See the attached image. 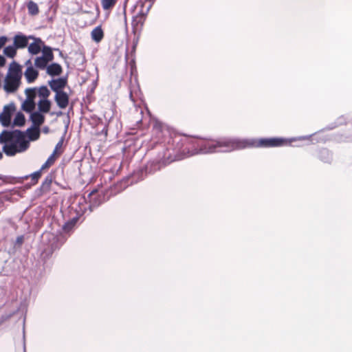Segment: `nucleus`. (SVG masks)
Listing matches in <instances>:
<instances>
[{"mask_svg": "<svg viewBox=\"0 0 352 352\" xmlns=\"http://www.w3.org/2000/svg\"><path fill=\"white\" fill-rule=\"evenodd\" d=\"M22 72L21 66L16 63H12L9 67L5 78L3 88L8 93H14L21 85Z\"/></svg>", "mask_w": 352, "mask_h": 352, "instance_id": "20e7f679", "label": "nucleus"}, {"mask_svg": "<svg viewBox=\"0 0 352 352\" xmlns=\"http://www.w3.org/2000/svg\"><path fill=\"white\" fill-rule=\"evenodd\" d=\"M26 65H31L30 60H28L25 63ZM25 77L29 83H32L35 81V80L38 76V72L35 69L32 65H30L26 69L25 73H24Z\"/></svg>", "mask_w": 352, "mask_h": 352, "instance_id": "9b49d317", "label": "nucleus"}, {"mask_svg": "<svg viewBox=\"0 0 352 352\" xmlns=\"http://www.w3.org/2000/svg\"><path fill=\"white\" fill-rule=\"evenodd\" d=\"M25 119L24 115L22 113L19 112L14 119V125L21 126L25 124Z\"/></svg>", "mask_w": 352, "mask_h": 352, "instance_id": "cd10ccee", "label": "nucleus"}, {"mask_svg": "<svg viewBox=\"0 0 352 352\" xmlns=\"http://www.w3.org/2000/svg\"><path fill=\"white\" fill-rule=\"evenodd\" d=\"M63 142H64V138H62L58 141V142L56 144V145L54 149V151L52 153V154H54V155H56L59 157L63 154V153L64 152V149L63 148Z\"/></svg>", "mask_w": 352, "mask_h": 352, "instance_id": "5701e85b", "label": "nucleus"}, {"mask_svg": "<svg viewBox=\"0 0 352 352\" xmlns=\"http://www.w3.org/2000/svg\"><path fill=\"white\" fill-rule=\"evenodd\" d=\"M246 148L245 139L222 138L217 140L206 139L204 153L231 152Z\"/></svg>", "mask_w": 352, "mask_h": 352, "instance_id": "f03ea898", "label": "nucleus"}, {"mask_svg": "<svg viewBox=\"0 0 352 352\" xmlns=\"http://www.w3.org/2000/svg\"><path fill=\"white\" fill-rule=\"evenodd\" d=\"M155 0H141V9L133 16L131 22L133 33L139 35L142 30L147 14L152 8Z\"/></svg>", "mask_w": 352, "mask_h": 352, "instance_id": "39448f33", "label": "nucleus"}, {"mask_svg": "<svg viewBox=\"0 0 352 352\" xmlns=\"http://www.w3.org/2000/svg\"><path fill=\"white\" fill-rule=\"evenodd\" d=\"M42 172L41 170H38L33 173H32L30 177L32 179V184H36L39 180V179L41 177Z\"/></svg>", "mask_w": 352, "mask_h": 352, "instance_id": "7c9ffc66", "label": "nucleus"}, {"mask_svg": "<svg viewBox=\"0 0 352 352\" xmlns=\"http://www.w3.org/2000/svg\"><path fill=\"white\" fill-rule=\"evenodd\" d=\"M58 157L56 155H54V154H52L48 159L47 160V163L51 165V166L55 163L56 159Z\"/></svg>", "mask_w": 352, "mask_h": 352, "instance_id": "f704fd0d", "label": "nucleus"}, {"mask_svg": "<svg viewBox=\"0 0 352 352\" xmlns=\"http://www.w3.org/2000/svg\"><path fill=\"white\" fill-rule=\"evenodd\" d=\"M97 190H94L93 191H91V192L89 195V197L90 198V201L91 202V204L93 206H98L100 205V202H96V201H94V197L97 195Z\"/></svg>", "mask_w": 352, "mask_h": 352, "instance_id": "72a5a7b5", "label": "nucleus"}, {"mask_svg": "<svg viewBox=\"0 0 352 352\" xmlns=\"http://www.w3.org/2000/svg\"><path fill=\"white\" fill-rule=\"evenodd\" d=\"M50 167H51V165H50L46 161L43 165L41 167V168L39 169L40 170H41V172H43L44 170L45 169H47L49 168Z\"/></svg>", "mask_w": 352, "mask_h": 352, "instance_id": "e433bc0d", "label": "nucleus"}, {"mask_svg": "<svg viewBox=\"0 0 352 352\" xmlns=\"http://www.w3.org/2000/svg\"><path fill=\"white\" fill-rule=\"evenodd\" d=\"M292 142L291 139L279 137L245 139L246 148L283 147L290 146Z\"/></svg>", "mask_w": 352, "mask_h": 352, "instance_id": "7ed1b4c3", "label": "nucleus"}, {"mask_svg": "<svg viewBox=\"0 0 352 352\" xmlns=\"http://www.w3.org/2000/svg\"><path fill=\"white\" fill-rule=\"evenodd\" d=\"M39 112L47 113L50 111L51 102L49 100H41L38 102Z\"/></svg>", "mask_w": 352, "mask_h": 352, "instance_id": "6ab92c4d", "label": "nucleus"}, {"mask_svg": "<svg viewBox=\"0 0 352 352\" xmlns=\"http://www.w3.org/2000/svg\"><path fill=\"white\" fill-rule=\"evenodd\" d=\"M8 38L6 36H0V50L6 45L8 42Z\"/></svg>", "mask_w": 352, "mask_h": 352, "instance_id": "c9c22d12", "label": "nucleus"}, {"mask_svg": "<svg viewBox=\"0 0 352 352\" xmlns=\"http://www.w3.org/2000/svg\"><path fill=\"white\" fill-rule=\"evenodd\" d=\"M30 120L34 126L39 128L45 122V116L41 112H34L30 116Z\"/></svg>", "mask_w": 352, "mask_h": 352, "instance_id": "2eb2a0df", "label": "nucleus"}, {"mask_svg": "<svg viewBox=\"0 0 352 352\" xmlns=\"http://www.w3.org/2000/svg\"><path fill=\"white\" fill-rule=\"evenodd\" d=\"M25 93L27 95V99L34 100V98L36 97L35 89H31V88L27 89L25 90Z\"/></svg>", "mask_w": 352, "mask_h": 352, "instance_id": "473e14b6", "label": "nucleus"}, {"mask_svg": "<svg viewBox=\"0 0 352 352\" xmlns=\"http://www.w3.org/2000/svg\"><path fill=\"white\" fill-rule=\"evenodd\" d=\"M3 53L9 58H14L16 54V47L14 45L7 46L4 48Z\"/></svg>", "mask_w": 352, "mask_h": 352, "instance_id": "a878e982", "label": "nucleus"}, {"mask_svg": "<svg viewBox=\"0 0 352 352\" xmlns=\"http://www.w3.org/2000/svg\"><path fill=\"white\" fill-rule=\"evenodd\" d=\"M166 126L162 123V122L156 120L153 121V131L156 135H160V133H163L165 131H166Z\"/></svg>", "mask_w": 352, "mask_h": 352, "instance_id": "a211bd4d", "label": "nucleus"}, {"mask_svg": "<svg viewBox=\"0 0 352 352\" xmlns=\"http://www.w3.org/2000/svg\"><path fill=\"white\" fill-rule=\"evenodd\" d=\"M0 143L5 144L3 151L8 156L25 151L30 145L24 133L19 130L3 131L0 134Z\"/></svg>", "mask_w": 352, "mask_h": 352, "instance_id": "f257e3e1", "label": "nucleus"}, {"mask_svg": "<svg viewBox=\"0 0 352 352\" xmlns=\"http://www.w3.org/2000/svg\"><path fill=\"white\" fill-rule=\"evenodd\" d=\"M29 36L19 34H16L13 38L14 45L16 49H23L28 46Z\"/></svg>", "mask_w": 352, "mask_h": 352, "instance_id": "f8f14e48", "label": "nucleus"}, {"mask_svg": "<svg viewBox=\"0 0 352 352\" xmlns=\"http://www.w3.org/2000/svg\"><path fill=\"white\" fill-rule=\"evenodd\" d=\"M186 135H175L168 142V150L173 151V155L177 160L186 157V153H183L186 142Z\"/></svg>", "mask_w": 352, "mask_h": 352, "instance_id": "0eeeda50", "label": "nucleus"}, {"mask_svg": "<svg viewBox=\"0 0 352 352\" xmlns=\"http://www.w3.org/2000/svg\"><path fill=\"white\" fill-rule=\"evenodd\" d=\"M7 318V317H2L1 320H0V324H1L5 320H6Z\"/></svg>", "mask_w": 352, "mask_h": 352, "instance_id": "ea45409f", "label": "nucleus"}, {"mask_svg": "<svg viewBox=\"0 0 352 352\" xmlns=\"http://www.w3.org/2000/svg\"><path fill=\"white\" fill-rule=\"evenodd\" d=\"M3 157V154L0 152V160H1Z\"/></svg>", "mask_w": 352, "mask_h": 352, "instance_id": "a19ab883", "label": "nucleus"}, {"mask_svg": "<svg viewBox=\"0 0 352 352\" xmlns=\"http://www.w3.org/2000/svg\"><path fill=\"white\" fill-rule=\"evenodd\" d=\"M28 138L30 140H36L40 136L39 128L34 126L27 130Z\"/></svg>", "mask_w": 352, "mask_h": 352, "instance_id": "4be33fe9", "label": "nucleus"}, {"mask_svg": "<svg viewBox=\"0 0 352 352\" xmlns=\"http://www.w3.org/2000/svg\"><path fill=\"white\" fill-rule=\"evenodd\" d=\"M55 101L60 109H65L69 104V96L65 91H60L56 94Z\"/></svg>", "mask_w": 352, "mask_h": 352, "instance_id": "4468645a", "label": "nucleus"}, {"mask_svg": "<svg viewBox=\"0 0 352 352\" xmlns=\"http://www.w3.org/2000/svg\"><path fill=\"white\" fill-rule=\"evenodd\" d=\"M24 237L23 236H19L16 238V243L19 245H21L23 243Z\"/></svg>", "mask_w": 352, "mask_h": 352, "instance_id": "4c0bfd02", "label": "nucleus"}, {"mask_svg": "<svg viewBox=\"0 0 352 352\" xmlns=\"http://www.w3.org/2000/svg\"><path fill=\"white\" fill-rule=\"evenodd\" d=\"M27 8H28V13L30 15L35 16V15H37L39 12V8H38V5L33 1H30L28 2Z\"/></svg>", "mask_w": 352, "mask_h": 352, "instance_id": "412c9836", "label": "nucleus"}, {"mask_svg": "<svg viewBox=\"0 0 352 352\" xmlns=\"http://www.w3.org/2000/svg\"><path fill=\"white\" fill-rule=\"evenodd\" d=\"M118 0H101V5L104 10H111L116 4Z\"/></svg>", "mask_w": 352, "mask_h": 352, "instance_id": "393cba45", "label": "nucleus"}, {"mask_svg": "<svg viewBox=\"0 0 352 352\" xmlns=\"http://www.w3.org/2000/svg\"><path fill=\"white\" fill-rule=\"evenodd\" d=\"M41 51L43 53V55L41 56L46 59L47 61L50 62L54 59V54L50 47L45 45L43 47Z\"/></svg>", "mask_w": 352, "mask_h": 352, "instance_id": "aec40b11", "label": "nucleus"}, {"mask_svg": "<svg viewBox=\"0 0 352 352\" xmlns=\"http://www.w3.org/2000/svg\"><path fill=\"white\" fill-rule=\"evenodd\" d=\"M62 72V67L58 63H52L47 67V73L52 76H58Z\"/></svg>", "mask_w": 352, "mask_h": 352, "instance_id": "f3484780", "label": "nucleus"}, {"mask_svg": "<svg viewBox=\"0 0 352 352\" xmlns=\"http://www.w3.org/2000/svg\"><path fill=\"white\" fill-rule=\"evenodd\" d=\"M185 148L183 153H186V157L195 155L201 151L204 153V148L206 144V138L200 137L188 136L186 135Z\"/></svg>", "mask_w": 352, "mask_h": 352, "instance_id": "423d86ee", "label": "nucleus"}, {"mask_svg": "<svg viewBox=\"0 0 352 352\" xmlns=\"http://www.w3.org/2000/svg\"><path fill=\"white\" fill-rule=\"evenodd\" d=\"M30 39L34 41L28 46V52L32 55L38 54L45 45V43L41 38L35 37L32 35L29 36Z\"/></svg>", "mask_w": 352, "mask_h": 352, "instance_id": "6e6552de", "label": "nucleus"}, {"mask_svg": "<svg viewBox=\"0 0 352 352\" xmlns=\"http://www.w3.org/2000/svg\"><path fill=\"white\" fill-rule=\"evenodd\" d=\"M320 160L324 162H329V151L327 149H323L320 151Z\"/></svg>", "mask_w": 352, "mask_h": 352, "instance_id": "2f4dec72", "label": "nucleus"}, {"mask_svg": "<svg viewBox=\"0 0 352 352\" xmlns=\"http://www.w3.org/2000/svg\"><path fill=\"white\" fill-rule=\"evenodd\" d=\"M77 218H73L72 219L66 222L63 227V230L65 232H69L71 230H72L75 226L76 223H77Z\"/></svg>", "mask_w": 352, "mask_h": 352, "instance_id": "c756f323", "label": "nucleus"}, {"mask_svg": "<svg viewBox=\"0 0 352 352\" xmlns=\"http://www.w3.org/2000/svg\"><path fill=\"white\" fill-rule=\"evenodd\" d=\"M104 32L100 25L96 27L91 32V37L96 43H100L104 38Z\"/></svg>", "mask_w": 352, "mask_h": 352, "instance_id": "dca6fc26", "label": "nucleus"}, {"mask_svg": "<svg viewBox=\"0 0 352 352\" xmlns=\"http://www.w3.org/2000/svg\"><path fill=\"white\" fill-rule=\"evenodd\" d=\"M35 108V102L32 100L26 99L23 104V109L26 112H31Z\"/></svg>", "mask_w": 352, "mask_h": 352, "instance_id": "bb28decb", "label": "nucleus"}, {"mask_svg": "<svg viewBox=\"0 0 352 352\" xmlns=\"http://www.w3.org/2000/svg\"><path fill=\"white\" fill-rule=\"evenodd\" d=\"M49 61L43 58L42 56L36 57L34 60V65L39 69H45L47 67Z\"/></svg>", "mask_w": 352, "mask_h": 352, "instance_id": "b1692460", "label": "nucleus"}, {"mask_svg": "<svg viewBox=\"0 0 352 352\" xmlns=\"http://www.w3.org/2000/svg\"><path fill=\"white\" fill-rule=\"evenodd\" d=\"M6 64V59L3 56L0 55V67L4 66Z\"/></svg>", "mask_w": 352, "mask_h": 352, "instance_id": "58836bf2", "label": "nucleus"}, {"mask_svg": "<svg viewBox=\"0 0 352 352\" xmlns=\"http://www.w3.org/2000/svg\"><path fill=\"white\" fill-rule=\"evenodd\" d=\"M14 111V107L7 105L3 108V112L0 114V122L3 126H8L11 121L12 113Z\"/></svg>", "mask_w": 352, "mask_h": 352, "instance_id": "9d476101", "label": "nucleus"}, {"mask_svg": "<svg viewBox=\"0 0 352 352\" xmlns=\"http://www.w3.org/2000/svg\"><path fill=\"white\" fill-rule=\"evenodd\" d=\"M55 179L56 173L54 172L50 173L45 177L39 188L41 195L46 194L50 191L52 184Z\"/></svg>", "mask_w": 352, "mask_h": 352, "instance_id": "1a4fd4ad", "label": "nucleus"}, {"mask_svg": "<svg viewBox=\"0 0 352 352\" xmlns=\"http://www.w3.org/2000/svg\"><path fill=\"white\" fill-rule=\"evenodd\" d=\"M38 94L40 97L43 98L42 100H47V98L49 97L50 91L46 86H42L38 89Z\"/></svg>", "mask_w": 352, "mask_h": 352, "instance_id": "c85d7f7f", "label": "nucleus"}, {"mask_svg": "<svg viewBox=\"0 0 352 352\" xmlns=\"http://www.w3.org/2000/svg\"><path fill=\"white\" fill-rule=\"evenodd\" d=\"M67 80L63 78L52 80L49 82L50 88L56 93L63 91L62 89L66 86Z\"/></svg>", "mask_w": 352, "mask_h": 352, "instance_id": "ddd939ff", "label": "nucleus"}]
</instances>
